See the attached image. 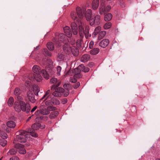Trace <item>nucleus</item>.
I'll return each mask as SVG.
<instances>
[{"mask_svg":"<svg viewBox=\"0 0 160 160\" xmlns=\"http://www.w3.org/2000/svg\"><path fill=\"white\" fill-rule=\"evenodd\" d=\"M80 68V66H79L77 68L74 69V70H73V72L75 74L80 73L81 70Z\"/></svg>","mask_w":160,"mask_h":160,"instance_id":"43","label":"nucleus"},{"mask_svg":"<svg viewBox=\"0 0 160 160\" xmlns=\"http://www.w3.org/2000/svg\"><path fill=\"white\" fill-rule=\"evenodd\" d=\"M10 160H19V159L18 157L13 156L10 159Z\"/></svg>","mask_w":160,"mask_h":160,"instance_id":"59","label":"nucleus"},{"mask_svg":"<svg viewBox=\"0 0 160 160\" xmlns=\"http://www.w3.org/2000/svg\"><path fill=\"white\" fill-rule=\"evenodd\" d=\"M43 102H45V104L46 105L49 106H52L53 104L54 103L52 101V98L50 97L47 96V97L43 99Z\"/></svg>","mask_w":160,"mask_h":160,"instance_id":"10","label":"nucleus"},{"mask_svg":"<svg viewBox=\"0 0 160 160\" xmlns=\"http://www.w3.org/2000/svg\"><path fill=\"white\" fill-rule=\"evenodd\" d=\"M78 29L80 36L81 38H82L84 33V28L82 25H79L78 26Z\"/></svg>","mask_w":160,"mask_h":160,"instance_id":"26","label":"nucleus"},{"mask_svg":"<svg viewBox=\"0 0 160 160\" xmlns=\"http://www.w3.org/2000/svg\"><path fill=\"white\" fill-rule=\"evenodd\" d=\"M57 58L58 59L59 61H61L64 60L65 57L63 52L60 53H58Z\"/></svg>","mask_w":160,"mask_h":160,"instance_id":"32","label":"nucleus"},{"mask_svg":"<svg viewBox=\"0 0 160 160\" xmlns=\"http://www.w3.org/2000/svg\"><path fill=\"white\" fill-rule=\"evenodd\" d=\"M69 81L71 82L75 83L77 82V80L76 78L73 77V78H70Z\"/></svg>","mask_w":160,"mask_h":160,"instance_id":"54","label":"nucleus"},{"mask_svg":"<svg viewBox=\"0 0 160 160\" xmlns=\"http://www.w3.org/2000/svg\"><path fill=\"white\" fill-rule=\"evenodd\" d=\"M37 106H35L31 110V112H34L37 108Z\"/></svg>","mask_w":160,"mask_h":160,"instance_id":"64","label":"nucleus"},{"mask_svg":"<svg viewBox=\"0 0 160 160\" xmlns=\"http://www.w3.org/2000/svg\"><path fill=\"white\" fill-rule=\"evenodd\" d=\"M89 27L88 26H86L85 28V29L84 31V33L85 34V37L87 39L89 37L91 36V34H89Z\"/></svg>","mask_w":160,"mask_h":160,"instance_id":"20","label":"nucleus"},{"mask_svg":"<svg viewBox=\"0 0 160 160\" xmlns=\"http://www.w3.org/2000/svg\"><path fill=\"white\" fill-rule=\"evenodd\" d=\"M50 114L49 118L50 119H54L55 118L58 114V112L57 111H52Z\"/></svg>","mask_w":160,"mask_h":160,"instance_id":"23","label":"nucleus"},{"mask_svg":"<svg viewBox=\"0 0 160 160\" xmlns=\"http://www.w3.org/2000/svg\"><path fill=\"white\" fill-rule=\"evenodd\" d=\"M100 21V17L99 15L96 16L94 18H92L90 21V24L91 26H92L94 24L96 25L99 24Z\"/></svg>","mask_w":160,"mask_h":160,"instance_id":"6","label":"nucleus"},{"mask_svg":"<svg viewBox=\"0 0 160 160\" xmlns=\"http://www.w3.org/2000/svg\"><path fill=\"white\" fill-rule=\"evenodd\" d=\"M0 135L2 138L5 139L8 138L7 134L4 132L2 131H0Z\"/></svg>","mask_w":160,"mask_h":160,"instance_id":"44","label":"nucleus"},{"mask_svg":"<svg viewBox=\"0 0 160 160\" xmlns=\"http://www.w3.org/2000/svg\"><path fill=\"white\" fill-rule=\"evenodd\" d=\"M28 132L31 133V135L32 136L35 138L38 137V134L34 132V130H32L31 129H30L28 130Z\"/></svg>","mask_w":160,"mask_h":160,"instance_id":"38","label":"nucleus"},{"mask_svg":"<svg viewBox=\"0 0 160 160\" xmlns=\"http://www.w3.org/2000/svg\"><path fill=\"white\" fill-rule=\"evenodd\" d=\"M18 102L20 103V104L24 105L25 106H26V108H27V109L29 110L31 109V106L28 103H25V102L23 101V98L22 97L20 96H18L17 97Z\"/></svg>","mask_w":160,"mask_h":160,"instance_id":"8","label":"nucleus"},{"mask_svg":"<svg viewBox=\"0 0 160 160\" xmlns=\"http://www.w3.org/2000/svg\"><path fill=\"white\" fill-rule=\"evenodd\" d=\"M70 85L69 84H65L63 85V87L66 89H68L67 87Z\"/></svg>","mask_w":160,"mask_h":160,"instance_id":"63","label":"nucleus"},{"mask_svg":"<svg viewBox=\"0 0 160 160\" xmlns=\"http://www.w3.org/2000/svg\"><path fill=\"white\" fill-rule=\"evenodd\" d=\"M14 100L12 97H10L8 99L7 103L9 107H12V106Z\"/></svg>","mask_w":160,"mask_h":160,"instance_id":"35","label":"nucleus"},{"mask_svg":"<svg viewBox=\"0 0 160 160\" xmlns=\"http://www.w3.org/2000/svg\"><path fill=\"white\" fill-rule=\"evenodd\" d=\"M7 141L4 138L0 139V144L2 147H4L6 146L7 143Z\"/></svg>","mask_w":160,"mask_h":160,"instance_id":"40","label":"nucleus"},{"mask_svg":"<svg viewBox=\"0 0 160 160\" xmlns=\"http://www.w3.org/2000/svg\"><path fill=\"white\" fill-rule=\"evenodd\" d=\"M104 18V20L106 22H108L110 20V13L105 14Z\"/></svg>","mask_w":160,"mask_h":160,"instance_id":"45","label":"nucleus"},{"mask_svg":"<svg viewBox=\"0 0 160 160\" xmlns=\"http://www.w3.org/2000/svg\"><path fill=\"white\" fill-rule=\"evenodd\" d=\"M110 10V6H107L106 8L104 3L102 2L99 8V13L102 15L104 13V14H106L109 12Z\"/></svg>","mask_w":160,"mask_h":160,"instance_id":"3","label":"nucleus"},{"mask_svg":"<svg viewBox=\"0 0 160 160\" xmlns=\"http://www.w3.org/2000/svg\"><path fill=\"white\" fill-rule=\"evenodd\" d=\"M100 50L98 48H95L90 51V53L92 55H95L98 54Z\"/></svg>","mask_w":160,"mask_h":160,"instance_id":"25","label":"nucleus"},{"mask_svg":"<svg viewBox=\"0 0 160 160\" xmlns=\"http://www.w3.org/2000/svg\"><path fill=\"white\" fill-rule=\"evenodd\" d=\"M71 27L72 32L74 35H76L78 33V27L77 24L74 22H72L71 23Z\"/></svg>","mask_w":160,"mask_h":160,"instance_id":"14","label":"nucleus"},{"mask_svg":"<svg viewBox=\"0 0 160 160\" xmlns=\"http://www.w3.org/2000/svg\"><path fill=\"white\" fill-rule=\"evenodd\" d=\"M92 14V11L91 9H88L85 13V16L86 20L87 21H89L91 19V16Z\"/></svg>","mask_w":160,"mask_h":160,"instance_id":"17","label":"nucleus"},{"mask_svg":"<svg viewBox=\"0 0 160 160\" xmlns=\"http://www.w3.org/2000/svg\"><path fill=\"white\" fill-rule=\"evenodd\" d=\"M64 93V96L66 97L69 95V90L68 89H67L65 91Z\"/></svg>","mask_w":160,"mask_h":160,"instance_id":"56","label":"nucleus"},{"mask_svg":"<svg viewBox=\"0 0 160 160\" xmlns=\"http://www.w3.org/2000/svg\"><path fill=\"white\" fill-rule=\"evenodd\" d=\"M70 51L73 55L75 56H77L79 54L78 49L74 46H72V47Z\"/></svg>","mask_w":160,"mask_h":160,"instance_id":"18","label":"nucleus"},{"mask_svg":"<svg viewBox=\"0 0 160 160\" xmlns=\"http://www.w3.org/2000/svg\"><path fill=\"white\" fill-rule=\"evenodd\" d=\"M101 29V28L100 26H98L95 28L94 32L93 33V34L95 36H96L98 33L100 32Z\"/></svg>","mask_w":160,"mask_h":160,"instance_id":"37","label":"nucleus"},{"mask_svg":"<svg viewBox=\"0 0 160 160\" xmlns=\"http://www.w3.org/2000/svg\"><path fill=\"white\" fill-rule=\"evenodd\" d=\"M82 40L81 39L78 40L76 42L77 46L79 48L81 47Z\"/></svg>","mask_w":160,"mask_h":160,"instance_id":"49","label":"nucleus"},{"mask_svg":"<svg viewBox=\"0 0 160 160\" xmlns=\"http://www.w3.org/2000/svg\"><path fill=\"white\" fill-rule=\"evenodd\" d=\"M40 113L41 114V110H37L35 112V114L37 116L39 115Z\"/></svg>","mask_w":160,"mask_h":160,"instance_id":"62","label":"nucleus"},{"mask_svg":"<svg viewBox=\"0 0 160 160\" xmlns=\"http://www.w3.org/2000/svg\"><path fill=\"white\" fill-rule=\"evenodd\" d=\"M7 126L10 128H14L16 126V123L12 121H9L7 122Z\"/></svg>","mask_w":160,"mask_h":160,"instance_id":"24","label":"nucleus"},{"mask_svg":"<svg viewBox=\"0 0 160 160\" xmlns=\"http://www.w3.org/2000/svg\"><path fill=\"white\" fill-rule=\"evenodd\" d=\"M118 3L122 8H124L125 7L126 4L124 0H118Z\"/></svg>","mask_w":160,"mask_h":160,"instance_id":"41","label":"nucleus"},{"mask_svg":"<svg viewBox=\"0 0 160 160\" xmlns=\"http://www.w3.org/2000/svg\"><path fill=\"white\" fill-rule=\"evenodd\" d=\"M94 44V42L92 41H91L89 43V48L91 49L93 47Z\"/></svg>","mask_w":160,"mask_h":160,"instance_id":"57","label":"nucleus"},{"mask_svg":"<svg viewBox=\"0 0 160 160\" xmlns=\"http://www.w3.org/2000/svg\"><path fill=\"white\" fill-rule=\"evenodd\" d=\"M72 47L68 43H65L63 46V49L65 52H68L70 51Z\"/></svg>","mask_w":160,"mask_h":160,"instance_id":"21","label":"nucleus"},{"mask_svg":"<svg viewBox=\"0 0 160 160\" xmlns=\"http://www.w3.org/2000/svg\"><path fill=\"white\" fill-rule=\"evenodd\" d=\"M20 91V90L19 88H16L14 91V94L16 96H18L21 93Z\"/></svg>","mask_w":160,"mask_h":160,"instance_id":"42","label":"nucleus"},{"mask_svg":"<svg viewBox=\"0 0 160 160\" xmlns=\"http://www.w3.org/2000/svg\"><path fill=\"white\" fill-rule=\"evenodd\" d=\"M106 34V32L105 31H103L100 32L98 37V39L100 40L103 38Z\"/></svg>","mask_w":160,"mask_h":160,"instance_id":"28","label":"nucleus"},{"mask_svg":"<svg viewBox=\"0 0 160 160\" xmlns=\"http://www.w3.org/2000/svg\"><path fill=\"white\" fill-rule=\"evenodd\" d=\"M27 97L29 100L32 103H34L36 102L35 98V96L32 92L31 91H28L27 93Z\"/></svg>","mask_w":160,"mask_h":160,"instance_id":"9","label":"nucleus"},{"mask_svg":"<svg viewBox=\"0 0 160 160\" xmlns=\"http://www.w3.org/2000/svg\"><path fill=\"white\" fill-rule=\"evenodd\" d=\"M76 10L78 18L80 19H82L83 18V14L84 13L85 10L84 9H81L79 7H77Z\"/></svg>","mask_w":160,"mask_h":160,"instance_id":"11","label":"nucleus"},{"mask_svg":"<svg viewBox=\"0 0 160 160\" xmlns=\"http://www.w3.org/2000/svg\"><path fill=\"white\" fill-rule=\"evenodd\" d=\"M67 101L68 100L67 99L64 98L62 100V103L63 104H64L66 103L67 102Z\"/></svg>","mask_w":160,"mask_h":160,"instance_id":"60","label":"nucleus"},{"mask_svg":"<svg viewBox=\"0 0 160 160\" xmlns=\"http://www.w3.org/2000/svg\"><path fill=\"white\" fill-rule=\"evenodd\" d=\"M94 65V63L93 62H90L88 64V67H92Z\"/></svg>","mask_w":160,"mask_h":160,"instance_id":"61","label":"nucleus"},{"mask_svg":"<svg viewBox=\"0 0 160 160\" xmlns=\"http://www.w3.org/2000/svg\"><path fill=\"white\" fill-rule=\"evenodd\" d=\"M17 133L18 134L17 136H22L24 137H27V135L28 132L23 130H20L19 132H17Z\"/></svg>","mask_w":160,"mask_h":160,"instance_id":"27","label":"nucleus"},{"mask_svg":"<svg viewBox=\"0 0 160 160\" xmlns=\"http://www.w3.org/2000/svg\"><path fill=\"white\" fill-rule=\"evenodd\" d=\"M14 148L18 149V152L20 154H25L26 151L24 148V146L21 144L17 143L14 146Z\"/></svg>","mask_w":160,"mask_h":160,"instance_id":"7","label":"nucleus"},{"mask_svg":"<svg viewBox=\"0 0 160 160\" xmlns=\"http://www.w3.org/2000/svg\"><path fill=\"white\" fill-rule=\"evenodd\" d=\"M56 90L58 91L59 93H64L65 92V90L61 87L57 88L55 90Z\"/></svg>","mask_w":160,"mask_h":160,"instance_id":"47","label":"nucleus"},{"mask_svg":"<svg viewBox=\"0 0 160 160\" xmlns=\"http://www.w3.org/2000/svg\"><path fill=\"white\" fill-rule=\"evenodd\" d=\"M109 41L108 39H104L102 41L99 43V46L102 48H104L107 47L109 44Z\"/></svg>","mask_w":160,"mask_h":160,"instance_id":"15","label":"nucleus"},{"mask_svg":"<svg viewBox=\"0 0 160 160\" xmlns=\"http://www.w3.org/2000/svg\"><path fill=\"white\" fill-rule=\"evenodd\" d=\"M57 69V74H60V72L61 70V67L59 66H58Z\"/></svg>","mask_w":160,"mask_h":160,"instance_id":"58","label":"nucleus"},{"mask_svg":"<svg viewBox=\"0 0 160 160\" xmlns=\"http://www.w3.org/2000/svg\"><path fill=\"white\" fill-rule=\"evenodd\" d=\"M32 130H37L38 129L37 123H34L33 124L32 126Z\"/></svg>","mask_w":160,"mask_h":160,"instance_id":"48","label":"nucleus"},{"mask_svg":"<svg viewBox=\"0 0 160 160\" xmlns=\"http://www.w3.org/2000/svg\"><path fill=\"white\" fill-rule=\"evenodd\" d=\"M80 85V83L78 82L74 85L73 87L74 89H77L79 87Z\"/></svg>","mask_w":160,"mask_h":160,"instance_id":"55","label":"nucleus"},{"mask_svg":"<svg viewBox=\"0 0 160 160\" xmlns=\"http://www.w3.org/2000/svg\"><path fill=\"white\" fill-rule=\"evenodd\" d=\"M32 70L35 75L38 77L36 78V79L38 80V82H40L42 81V77L41 75L42 70L40 67L37 65H35L33 67Z\"/></svg>","mask_w":160,"mask_h":160,"instance_id":"2","label":"nucleus"},{"mask_svg":"<svg viewBox=\"0 0 160 160\" xmlns=\"http://www.w3.org/2000/svg\"><path fill=\"white\" fill-rule=\"evenodd\" d=\"M79 66L81 68V70L83 72H87L89 71L90 69L88 67H85L83 64H81Z\"/></svg>","mask_w":160,"mask_h":160,"instance_id":"29","label":"nucleus"},{"mask_svg":"<svg viewBox=\"0 0 160 160\" xmlns=\"http://www.w3.org/2000/svg\"><path fill=\"white\" fill-rule=\"evenodd\" d=\"M44 51L46 55L50 57L51 56L52 54L51 52L49 51L47 49H44Z\"/></svg>","mask_w":160,"mask_h":160,"instance_id":"52","label":"nucleus"},{"mask_svg":"<svg viewBox=\"0 0 160 160\" xmlns=\"http://www.w3.org/2000/svg\"><path fill=\"white\" fill-rule=\"evenodd\" d=\"M51 91L50 90H48L46 92L45 94L44 95L43 97L40 100H43L45 98L47 97V96H48V97H51Z\"/></svg>","mask_w":160,"mask_h":160,"instance_id":"36","label":"nucleus"},{"mask_svg":"<svg viewBox=\"0 0 160 160\" xmlns=\"http://www.w3.org/2000/svg\"><path fill=\"white\" fill-rule=\"evenodd\" d=\"M37 77L36 75H35L34 73L33 74L32 73H30L28 75V78L29 80H32L35 79L38 82V80L36 79V77L37 78Z\"/></svg>","mask_w":160,"mask_h":160,"instance_id":"33","label":"nucleus"},{"mask_svg":"<svg viewBox=\"0 0 160 160\" xmlns=\"http://www.w3.org/2000/svg\"><path fill=\"white\" fill-rule=\"evenodd\" d=\"M27 137H24L22 136H17L16 138L13 141V143H15L17 140V141L21 142H26L27 140L26 138Z\"/></svg>","mask_w":160,"mask_h":160,"instance_id":"12","label":"nucleus"},{"mask_svg":"<svg viewBox=\"0 0 160 160\" xmlns=\"http://www.w3.org/2000/svg\"><path fill=\"white\" fill-rule=\"evenodd\" d=\"M50 83L51 84H54L51 87V90H56L57 88L61 84V81L59 80H58L57 78H53L51 79Z\"/></svg>","mask_w":160,"mask_h":160,"instance_id":"4","label":"nucleus"},{"mask_svg":"<svg viewBox=\"0 0 160 160\" xmlns=\"http://www.w3.org/2000/svg\"><path fill=\"white\" fill-rule=\"evenodd\" d=\"M64 32L66 35L68 37L70 38L72 36V32L69 27L66 26L63 28Z\"/></svg>","mask_w":160,"mask_h":160,"instance_id":"13","label":"nucleus"},{"mask_svg":"<svg viewBox=\"0 0 160 160\" xmlns=\"http://www.w3.org/2000/svg\"><path fill=\"white\" fill-rule=\"evenodd\" d=\"M57 110V108L55 107L49 106L46 108L41 110V114L43 115L48 114L51 111H55Z\"/></svg>","mask_w":160,"mask_h":160,"instance_id":"5","label":"nucleus"},{"mask_svg":"<svg viewBox=\"0 0 160 160\" xmlns=\"http://www.w3.org/2000/svg\"><path fill=\"white\" fill-rule=\"evenodd\" d=\"M52 102H53V103H54L53 104V106H54L55 105H58L60 103L59 101L57 99L54 98V97H52Z\"/></svg>","mask_w":160,"mask_h":160,"instance_id":"39","label":"nucleus"},{"mask_svg":"<svg viewBox=\"0 0 160 160\" xmlns=\"http://www.w3.org/2000/svg\"><path fill=\"white\" fill-rule=\"evenodd\" d=\"M90 58V56L88 54H84L81 57L80 60L81 61L83 62H87Z\"/></svg>","mask_w":160,"mask_h":160,"instance_id":"16","label":"nucleus"},{"mask_svg":"<svg viewBox=\"0 0 160 160\" xmlns=\"http://www.w3.org/2000/svg\"><path fill=\"white\" fill-rule=\"evenodd\" d=\"M41 73H42L43 76L46 79H48L49 78V76L45 70L44 69H42L41 72Z\"/></svg>","mask_w":160,"mask_h":160,"instance_id":"30","label":"nucleus"},{"mask_svg":"<svg viewBox=\"0 0 160 160\" xmlns=\"http://www.w3.org/2000/svg\"><path fill=\"white\" fill-rule=\"evenodd\" d=\"M99 4V0H93L92 5V9L94 10L97 9L98 7Z\"/></svg>","mask_w":160,"mask_h":160,"instance_id":"22","label":"nucleus"},{"mask_svg":"<svg viewBox=\"0 0 160 160\" xmlns=\"http://www.w3.org/2000/svg\"><path fill=\"white\" fill-rule=\"evenodd\" d=\"M104 29H108L110 28V22H107L103 26Z\"/></svg>","mask_w":160,"mask_h":160,"instance_id":"46","label":"nucleus"},{"mask_svg":"<svg viewBox=\"0 0 160 160\" xmlns=\"http://www.w3.org/2000/svg\"><path fill=\"white\" fill-rule=\"evenodd\" d=\"M47 48L50 51H52L54 49V46L52 42H48L47 44Z\"/></svg>","mask_w":160,"mask_h":160,"instance_id":"31","label":"nucleus"},{"mask_svg":"<svg viewBox=\"0 0 160 160\" xmlns=\"http://www.w3.org/2000/svg\"><path fill=\"white\" fill-rule=\"evenodd\" d=\"M13 107L15 111L18 112H20L21 110L23 112H26L27 113H28L30 110H28L26 106L20 104L18 102H15L13 104Z\"/></svg>","mask_w":160,"mask_h":160,"instance_id":"1","label":"nucleus"},{"mask_svg":"<svg viewBox=\"0 0 160 160\" xmlns=\"http://www.w3.org/2000/svg\"><path fill=\"white\" fill-rule=\"evenodd\" d=\"M82 75L80 73L75 74L74 75V77L75 78H80L82 77Z\"/></svg>","mask_w":160,"mask_h":160,"instance_id":"53","label":"nucleus"},{"mask_svg":"<svg viewBox=\"0 0 160 160\" xmlns=\"http://www.w3.org/2000/svg\"><path fill=\"white\" fill-rule=\"evenodd\" d=\"M17 152V150L15 149L12 148L10 149L8 152L7 154L8 155H12L16 154Z\"/></svg>","mask_w":160,"mask_h":160,"instance_id":"34","label":"nucleus"},{"mask_svg":"<svg viewBox=\"0 0 160 160\" xmlns=\"http://www.w3.org/2000/svg\"><path fill=\"white\" fill-rule=\"evenodd\" d=\"M52 95L56 97H59L60 96L59 94L58 91L57 90L54 92L52 93Z\"/></svg>","mask_w":160,"mask_h":160,"instance_id":"51","label":"nucleus"},{"mask_svg":"<svg viewBox=\"0 0 160 160\" xmlns=\"http://www.w3.org/2000/svg\"><path fill=\"white\" fill-rule=\"evenodd\" d=\"M71 18L74 20H76L77 21H78L79 23H80L81 24H82V22L81 21H79V19L77 17V14L76 12H72L71 13Z\"/></svg>","mask_w":160,"mask_h":160,"instance_id":"19","label":"nucleus"},{"mask_svg":"<svg viewBox=\"0 0 160 160\" xmlns=\"http://www.w3.org/2000/svg\"><path fill=\"white\" fill-rule=\"evenodd\" d=\"M25 84L26 86L28 88L32 86V83L31 82L28 81H26Z\"/></svg>","mask_w":160,"mask_h":160,"instance_id":"50","label":"nucleus"}]
</instances>
